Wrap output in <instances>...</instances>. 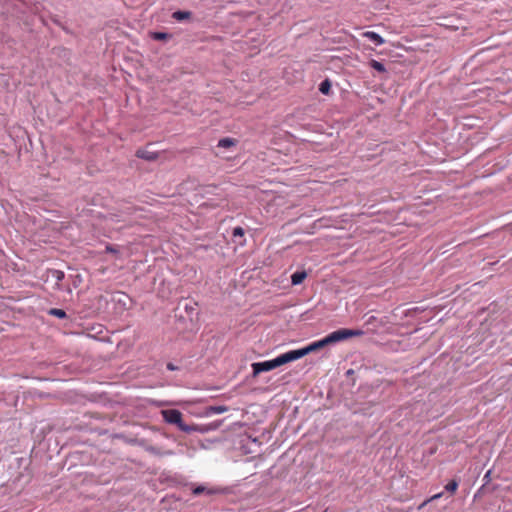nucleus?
Wrapping results in <instances>:
<instances>
[{"mask_svg": "<svg viewBox=\"0 0 512 512\" xmlns=\"http://www.w3.org/2000/svg\"><path fill=\"white\" fill-rule=\"evenodd\" d=\"M292 361H294L292 354L290 351H288L284 354L279 355L275 359L264 362H255L251 365L253 369V376L256 377L262 372L271 371L277 367H280Z\"/></svg>", "mask_w": 512, "mask_h": 512, "instance_id": "f257e3e1", "label": "nucleus"}, {"mask_svg": "<svg viewBox=\"0 0 512 512\" xmlns=\"http://www.w3.org/2000/svg\"><path fill=\"white\" fill-rule=\"evenodd\" d=\"M363 334H364V332L362 330L343 328V329H339V330H336V331L328 334L327 336H325V338H326L328 345H331V344H335L337 342L346 340L351 337L362 336Z\"/></svg>", "mask_w": 512, "mask_h": 512, "instance_id": "f03ea898", "label": "nucleus"}, {"mask_svg": "<svg viewBox=\"0 0 512 512\" xmlns=\"http://www.w3.org/2000/svg\"><path fill=\"white\" fill-rule=\"evenodd\" d=\"M161 415L165 422L177 425L182 431L188 432L189 428L182 421V413L177 409L162 410Z\"/></svg>", "mask_w": 512, "mask_h": 512, "instance_id": "7ed1b4c3", "label": "nucleus"}, {"mask_svg": "<svg viewBox=\"0 0 512 512\" xmlns=\"http://www.w3.org/2000/svg\"><path fill=\"white\" fill-rule=\"evenodd\" d=\"M325 346H328V343L326 341V338L324 337L321 340L311 343L310 345H308L305 348L298 349V350H291L290 352L292 354L293 360L295 361V360H298V359L304 357L308 353L319 350Z\"/></svg>", "mask_w": 512, "mask_h": 512, "instance_id": "20e7f679", "label": "nucleus"}, {"mask_svg": "<svg viewBox=\"0 0 512 512\" xmlns=\"http://www.w3.org/2000/svg\"><path fill=\"white\" fill-rule=\"evenodd\" d=\"M226 490L224 488L218 487V486H208V485H197L192 488V493L195 496H199L201 494L206 495H217V494H224Z\"/></svg>", "mask_w": 512, "mask_h": 512, "instance_id": "39448f33", "label": "nucleus"}, {"mask_svg": "<svg viewBox=\"0 0 512 512\" xmlns=\"http://www.w3.org/2000/svg\"><path fill=\"white\" fill-rule=\"evenodd\" d=\"M136 155L137 157L139 158H142L144 160H147V161H155L156 159L159 158V153L158 152H154V151H150L148 149H139L137 152H136Z\"/></svg>", "mask_w": 512, "mask_h": 512, "instance_id": "423d86ee", "label": "nucleus"}, {"mask_svg": "<svg viewBox=\"0 0 512 512\" xmlns=\"http://www.w3.org/2000/svg\"><path fill=\"white\" fill-rule=\"evenodd\" d=\"M363 36L369 40H371L372 42L375 43V45L379 46V45H382L384 44L385 40L383 39L382 36H380L379 34H377L376 32L374 31H366L363 33Z\"/></svg>", "mask_w": 512, "mask_h": 512, "instance_id": "0eeeda50", "label": "nucleus"}, {"mask_svg": "<svg viewBox=\"0 0 512 512\" xmlns=\"http://www.w3.org/2000/svg\"><path fill=\"white\" fill-rule=\"evenodd\" d=\"M192 16V13L190 11H182L178 10L173 12L172 18L176 21H184L190 19Z\"/></svg>", "mask_w": 512, "mask_h": 512, "instance_id": "6e6552de", "label": "nucleus"}, {"mask_svg": "<svg viewBox=\"0 0 512 512\" xmlns=\"http://www.w3.org/2000/svg\"><path fill=\"white\" fill-rule=\"evenodd\" d=\"M307 277V273L305 271H297L292 274L291 282L293 285L301 284Z\"/></svg>", "mask_w": 512, "mask_h": 512, "instance_id": "1a4fd4ad", "label": "nucleus"}, {"mask_svg": "<svg viewBox=\"0 0 512 512\" xmlns=\"http://www.w3.org/2000/svg\"><path fill=\"white\" fill-rule=\"evenodd\" d=\"M236 143L237 141L235 139L227 137L219 140L218 147L229 148L236 145Z\"/></svg>", "mask_w": 512, "mask_h": 512, "instance_id": "9d476101", "label": "nucleus"}, {"mask_svg": "<svg viewBox=\"0 0 512 512\" xmlns=\"http://www.w3.org/2000/svg\"><path fill=\"white\" fill-rule=\"evenodd\" d=\"M151 37L154 39V40H159V41H166L168 39L171 38V35L167 34V33H164V32H153L151 34Z\"/></svg>", "mask_w": 512, "mask_h": 512, "instance_id": "9b49d317", "label": "nucleus"}, {"mask_svg": "<svg viewBox=\"0 0 512 512\" xmlns=\"http://www.w3.org/2000/svg\"><path fill=\"white\" fill-rule=\"evenodd\" d=\"M370 66H371L373 69H375L376 71L380 72V73H383V72H385V71H386V69H385L384 65H383L381 62H379V61H377V60H374V59H372V60L370 61Z\"/></svg>", "mask_w": 512, "mask_h": 512, "instance_id": "f8f14e48", "label": "nucleus"}, {"mask_svg": "<svg viewBox=\"0 0 512 512\" xmlns=\"http://www.w3.org/2000/svg\"><path fill=\"white\" fill-rule=\"evenodd\" d=\"M458 485L459 484L456 480H451L449 483L446 484L445 490L450 492L451 494H454L457 491Z\"/></svg>", "mask_w": 512, "mask_h": 512, "instance_id": "ddd939ff", "label": "nucleus"}, {"mask_svg": "<svg viewBox=\"0 0 512 512\" xmlns=\"http://www.w3.org/2000/svg\"><path fill=\"white\" fill-rule=\"evenodd\" d=\"M330 89H331V83H330V81H329V80H327V79H326V80H324V81L320 84V86H319V90H320V92H321V93H323V94H328V93H329V91H330Z\"/></svg>", "mask_w": 512, "mask_h": 512, "instance_id": "4468645a", "label": "nucleus"}, {"mask_svg": "<svg viewBox=\"0 0 512 512\" xmlns=\"http://www.w3.org/2000/svg\"><path fill=\"white\" fill-rule=\"evenodd\" d=\"M49 314L50 315H53V316H56L60 319L62 318H65L66 317V312L62 309H57V308H52L50 311H49Z\"/></svg>", "mask_w": 512, "mask_h": 512, "instance_id": "2eb2a0df", "label": "nucleus"}, {"mask_svg": "<svg viewBox=\"0 0 512 512\" xmlns=\"http://www.w3.org/2000/svg\"><path fill=\"white\" fill-rule=\"evenodd\" d=\"M209 411L213 414H221L228 411V408L226 406H211Z\"/></svg>", "mask_w": 512, "mask_h": 512, "instance_id": "dca6fc26", "label": "nucleus"}, {"mask_svg": "<svg viewBox=\"0 0 512 512\" xmlns=\"http://www.w3.org/2000/svg\"><path fill=\"white\" fill-rule=\"evenodd\" d=\"M443 493L440 492V493H437L433 496H431L429 499L425 500L419 507L418 509H422L424 506H426L429 502L431 501H434V500H437V499H440L442 497Z\"/></svg>", "mask_w": 512, "mask_h": 512, "instance_id": "f3484780", "label": "nucleus"}, {"mask_svg": "<svg viewBox=\"0 0 512 512\" xmlns=\"http://www.w3.org/2000/svg\"><path fill=\"white\" fill-rule=\"evenodd\" d=\"M232 235H233V237H243L244 236L243 228L242 227L234 228Z\"/></svg>", "mask_w": 512, "mask_h": 512, "instance_id": "a211bd4d", "label": "nucleus"}, {"mask_svg": "<svg viewBox=\"0 0 512 512\" xmlns=\"http://www.w3.org/2000/svg\"><path fill=\"white\" fill-rule=\"evenodd\" d=\"M53 276L57 279V281H61L64 278V273L60 270H54Z\"/></svg>", "mask_w": 512, "mask_h": 512, "instance_id": "6ab92c4d", "label": "nucleus"}, {"mask_svg": "<svg viewBox=\"0 0 512 512\" xmlns=\"http://www.w3.org/2000/svg\"><path fill=\"white\" fill-rule=\"evenodd\" d=\"M167 369L171 370V371H174V370L177 369V367L173 363H168L167 364Z\"/></svg>", "mask_w": 512, "mask_h": 512, "instance_id": "aec40b11", "label": "nucleus"}]
</instances>
